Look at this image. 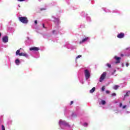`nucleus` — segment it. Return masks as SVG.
<instances>
[{"label":"nucleus","instance_id":"nucleus-1","mask_svg":"<svg viewBox=\"0 0 130 130\" xmlns=\"http://www.w3.org/2000/svg\"><path fill=\"white\" fill-rule=\"evenodd\" d=\"M58 124L60 127L61 128V129H64V128L68 127V126H70L69 124L67 123L66 121L62 120H59Z\"/></svg>","mask_w":130,"mask_h":130},{"label":"nucleus","instance_id":"nucleus-2","mask_svg":"<svg viewBox=\"0 0 130 130\" xmlns=\"http://www.w3.org/2000/svg\"><path fill=\"white\" fill-rule=\"evenodd\" d=\"M84 76H85V79L86 80V81L87 80H89V79H90V78L91 77V72H90V70H88V69H86L84 70Z\"/></svg>","mask_w":130,"mask_h":130},{"label":"nucleus","instance_id":"nucleus-3","mask_svg":"<svg viewBox=\"0 0 130 130\" xmlns=\"http://www.w3.org/2000/svg\"><path fill=\"white\" fill-rule=\"evenodd\" d=\"M19 20L23 24H28V18L26 17H20Z\"/></svg>","mask_w":130,"mask_h":130},{"label":"nucleus","instance_id":"nucleus-4","mask_svg":"<svg viewBox=\"0 0 130 130\" xmlns=\"http://www.w3.org/2000/svg\"><path fill=\"white\" fill-rule=\"evenodd\" d=\"M81 16L82 17H86L87 22H91L92 20L91 19V17L88 16V14H87L85 12H82L81 13Z\"/></svg>","mask_w":130,"mask_h":130},{"label":"nucleus","instance_id":"nucleus-5","mask_svg":"<svg viewBox=\"0 0 130 130\" xmlns=\"http://www.w3.org/2000/svg\"><path fill=\"white\" fill-rule=\"evenodd\" d=\"M102 10H103L104 12L105 13H112L113 14L114 13H119V11L117 10H113L112 11H110V10L106 8H103Z\"/></svg>","mask_w":130,"mask_h":130},{"label":"nucleus","instance_id":"nucleus-6","mask_svg":"<svg viewBox=\"0 0 130 130\" xmlns=\"http://www.w3.org/2000/svg\"><path fill=\"white\" fill-rule=\"evenodd\" d=\"M106 72H104L101 76V77L100 78V83H102L103 81H104V79H105V77H106L107 75Z\"/></svg>","mask_w":130,"mask_h":130},{"label":"nucleus","instance_id":"nucleus-7","mask_svg":"<svg viewBox=\"0 0 130 130\" xmlns=\"http://www.w3.org/2000/svg\"><path fill=\"white\" fill-rule=\"evenodd\" d=\"M22 50V48H20L19 49L17 50L15 53L16 56H22V54H23V52H21V50Z\"/></svg>","mask_w":130,"mask_h":130},{"label":"nucleus","instance_id":"nucleus-8","mask_svg":"<svg viewBox=\"0 0 130 130\" xmlns=\"http://www.w3.org/2000/svg\"><path fill=\"white\" fill-rule=\"evenodd\" d=\"M90 39L89 37H86L84 39H83L81 41H80L79 44H83V43H85L86 41H88Z\"/></svg>","mask_w":130,"mask_h":130},{"label":"nucleus","instance_id":"nucleus-9","mask_svg":"<svg viewBox=\"0 0 130 130\" xmlns=\"http://www.w3.org/2000/svg\"><path fill=\"white\" fill-rule=\"evenodd\" d=\"M114 59H115V60H116V62H115V63H120V59L121 58H120V57H117V56H115L114 57Z\"/></svg>","mask_w":130,"mask_h":130},{"label":"nucleus","instance_id":"nucleus-10","mask_svg":"<svg viewBox=\"0 0 130 130\" xmlns=\"http://www.w3.org/2000/svg\"><path fill=\"white\" fill-rule=\"evenodd\" d=\"M2 41L4 42V43H7V42H9V38L8 36H5L3 37Z\"/></svg>","mask_w":130,"mask_h":130},{"label":"nucleus","instance_id":"nucleus-11","mask_svg":"<svg viewBox=\"0 0 130 130\" xmlns=\"http://www.w3.org/2000/svg\"><path fill=\"white\" fill-rule=\"evenodd\" d=\"M117 37L118 38H119L120 39H121L122 38H124V33L123 32H120V34H118L117 36Z\"/></svg>","mask_w":130,"mask_h":130},{"label":"nucleus","instance_id":"nucleus-12","mask_svg":"<svg viewBox=\"0 0 130 130\" xmlns=\"http://www.w3.org/2000/svg\"><path fill=\"white\" fill-rule=\"evenodd\" d=\"M52 18H54V22H55L56 25H58L60 22H59V19L55 18L54 16H52Z\"/></svg>","mask_w":130,"mask_h":130},{"label":"nucleus","instance_id":"nucleus-13","mask_svg":"<svg viewBox=\"0 0 130 130\" xmlns=\"http://www.w3.org/2000/svg\"><path fill=\"white\" fill-rule=\"evenodd\" d=\"M29 50L30 51H38V50H39V48L36 47H31L30 48Z\"/></svg>","mask_w":130,"mask_h":130},{"label":"nucleus","instance_id":"nucleus-14","mask_svg":"<svg viewBox=\"0 0 130 130\" xmlns=\"http://www.w3.org/2000/svg\"><path fill=\"white\" fill-rule=\"evenodd\" d=\"M21 62V61L19 59H16L15 60V64L16 66H20V63Z\"/></svg>","mask_w":130,"mask_h":130},{"label":"nucleus","instance_id":"nucleus-15","mask_svg":"<svg viewBox=\"0 0 130 130\" xmlns=\"http://www.w3.org/2000/svg\"><path fill=\"white\" fill-rule=\"evenodd\" d=\"M106 104V101L104 100H102L101 102L99 103L100 105H105Z\"/></svg>","mask_w":130,"mask_h":130},{"label":"nucleus","instance_id":"nucleus-16","mask_svg":"<svg viewBox=\"0 0 130 130\" xmlns=\"http://www.w3.org/2000/svg\"><path fill=\"white\" fill-rule=\"evenodd\" d=\"M21 56H24V57H26V58H29V55L26 53H22Z\"/></svg>","mask_w":130,"mask_h":130},{"label":"nucleus","instance_id":"nucleus-17","mask_svg":"<svg viewBox=\"0 0 130 130\" xmlns=\"http://www.w3.org/2000/svg\"><path fill=\"white\" fill-rule=\"evenodd\" d=\"M65 47H67V48H68V49H71V44H69V43H67L66 45L64 46Z\"/></svg>","mask_w":130,"mask_h":130},{"label":"nucleus","instance_id":"nucleus-18","mask_svg":"<svg viewBox=\"0 0 130 130\" xmlns=\"http://www.w3.org/2000/svg\"><path fill=\"white\" fill-rule=\"evenodd\" d=\"M126 51L127 52H129V53L125 55H126L127 56H129V55H130V47L126 48Z\"/></svg>","mask_w":130,"mask_h":130},{"label":"nucleus","instance_id":"nucleus-19","mask_svg":"<svg viewBox=\"0 0 130 130\" xmlns=\"http://www.w3.org/2000/svg\"><path fill=\"white\" fill-rule=\"evenodd\" d=\"M129 93H130V91L127 92L126 94L124 95V98L123 99V100H125V97H127V96H129Z\"/></svg>","mask_w":130,"mask_h":130},{"label":"nucleus","instance_id":"nucleus-20","mask_svg":"<svg viewBox=\"0 0 130 130\" xmlns=\"http://www.w3.org/2000/svg\"><path fill=\"white\" fill-rule=\"evenodd\" d=\"M95 88L94 87H93L90 91H89V93H94V92H95Z\"/></svg>","mask_w":130,"mask_h":130},{"label":"nucleus","instance_id":"nucleus-21","mask_svg":"<svg viewBox=\"0 0 130 130\" xmlns=\"http://www.w3.org/2000/svg\"><path fill=\"white\" fill-rule=\"evenodd\" d=\"M118 88H119V85H115V86H113V89L114 90H117L118 89Z\"/></svg>","mask_w":130,"mask_h":130},{"label":"nucleus","instance_id":"nucleus-22","mask_svg":"<svg viewBox=\"0 0 130 130\" xmlns=\"http://www.w3.org/2000/svg\"><path fill=\"white\" fill-rule=\"evenodd\" d=\"M106 66L108 67V68H109V69H110V68H111V64H110V63H107L106 64Z\"/></svg>","mask_w":130,"mask_h":130},{"label":"nucleus","instance_id":"nucleus-23","mask_svg":"<svg viewBox=\"0 0 130 130\" xmlns=\"http://www.w3.org/2000/svg\"><path fill=\"white\" fill-rule=\"evenodd\" d=\"M81 56H82V55H78V56L76 57V60H77V59H78V58H81Z\"/></svg>","mask_w":130,"mask_h":130},{"label":"nucleus","instance_id":"nucleus-24","mask_svg":"<svg viewBox=\"0 0 130 130\" xmlns=\"http://www.w3.org/2000/svg\"><path fill=\"white\" fill-rule=\"evenodd\" d=\"M52 33H53V34H57V31H56V30H53L52 31Z\"/></svg>","mask_w":130,"mask_h":130},{"label":"nucleus","instance_id":"nucleus-25","mask_svg":"<svg viewBox=\"0 0 130 130\" xmlns=\"http://www.w3.org/2000/svg\"><path fill=\"white\" fill-rule=\"evenodd\" d=\"M80 82L81 83V84H84V80L80 79Z\"/></svg>","mask_w":130,"mask_h":130},{"label":"nucleus","instance_id":"nucleus-26","mask_svg":"<svg viewBox=\"0 0 130 130\" xmlns=\"http://www.w3.org/2000/svg\"><path fill=\"white\" fill-rule=\"evenodd\" d=\"M2 130H6V128H5V126L4 125H2Z\"/></svg>","mask_w":130,"mask_h":130},{"label":"nucleus","instance_id":"nucleus-27","mask_svg":"<svg viewBox=\"0 0 130 130\" xmlns=\"http://www.w3.org/2000/svg\"><path fill=\"white\" fill-rule=\"evenodd\" d=\"M75 116H77V115H76V113H73V114H72V117H75Z\"/></svg>","mask_w":130,"mask_h":130},{"label":"nucleus","instance_id":"nucleus-28","mask_svg":"<svg viewBox=\"0 0 130 130\" xmlns=\"http://www.w3.org/2000/svg\"><path fill=\"white\" fill-rule=\"evenodd\" d=\"M87 125H88V123H84L83 124V126L86 127V126H87Z\"/></svg>","mask_w":130,"mask_h":130},{"label":"nucleus","instance_id":"nucleus-29","mask_svg":"<svg viewBox=\"0 0 130 130\" xmlns=\"http://www.w3.org/2000/svg\"><path fill=\"white\" fill-rule=\"evenodd\" d=\"M105 90V86H103V87L102 88V91H104Z\"/></svg>","mask_w":130,"mask_h":130},{"label":"nucleus","instance_id":"nucleus-30","mask_svg":"<svg viewBox=\"0 0 130 130\" xmlns=\"http://www.w3.org/2000/svg\"><path fill=\"white\" fill-rule=\"evenodd\" d=\"M125 114H129L130 113V111H127L125 112Z\"/></svg>","mask_w":130,"mask_h":130},{"label":"nucleus","instance_id":"nucleus-31","mask_svg":"<svg viewBox=\"0 0 130 130\" xmlns=\"http://www.w3.org/2000/svg\"><path fill=\"white\" fill-rule=\"evenodd\" d=\"M112 96H116V93H113L112 94Z\"/></svg>","mask_w":130,"mask_h":130},{"label":"nucleus","instance_id":"nucleus-32","mask_svg":"<svg viewBox=\"0 0 130 130\" xmlns=\"http://www.w3.org/2000/svg\"><path fill=\"white\" fill-rule=\"evenodd\" d=\"M122 109H124L125 108H126V105H124V106H122Z\"/></svg>","mask_w":130,"mask_h":130},{"label":"nucleus","instance_id":"nucleus-33","mask_svg":"<svg viewBox=\"0 0 130 130\" xmlns=\"http://www.w3.org/2000/svg\"><path fill=\"white\" fill-rule=\"evenodd\" d=\"M119 107L120 108H121V107H122V103H120V105H119Z\"/></svg>","mask_w":130,"mask_h":130},{"label":"nucleus","instance_id":"nucleus-34","mask_svg":"<svg viewBox=\"0 0 130 130\" xmlns=\"http://www.w3.org/2000/svg\"><path fill=\"white\" fill-rule=\"evenodd\" d=\"M18 2H25V0H17Z\"/></svg>","mask_w":130,"mask_h":130},{"label":"nucleus","instance_id":"nucleus-35","mask_svg":"<svg viewBox=\"0 0 130 130\" xmlns=\"http://www.w3.org/2000/svg\"><path fill=\"white\" fill-rule=\"evenodd\" d=\"M128 66H129V64H128V63H126V67L127 68L128 67Z\"/></svg>","mask_w":130,"mask_h":130},{"label":"nucleus","instance_id":"nucleus-36","mask_svg":"<svg viewBox=\"0 0 130 130\" xmlns=\"http://www.w3.org/2000/svg\"><path fill=\"white\" fill-rule=\"evenodd\" d=\"M106 93L107 94H109V90H106Z\"/></svg>","mask_w":130,"mask_h":130},{"label":"nucleus","instance_id":"nucleus-37","mask_svg":"<svg viewBox=\"0 0 130 130\" xmlns=\"http://www.w3.org/2000/svg\"><path fill=\"white\" fill-rule=\"evenodd\" d=\"M35 24H36V25H37V20H35Z\"/></svg>","mask_w":130,"mask_h":130},{"label":"nucleus","instance_id":"nucleus-38","mask_svg":"<svg viewBox=\"0 0 130 130\" xmlns=\"http://www.w3.org/2000/svg\"><path fill=\"white\" fill-rule=\"evenodd\" d=\"M74 104V102L73 101H71V105H72V104Z\"/></svg>","mask_w":130,"mask_h":130},{"label":"nucleus","instance_id":"nucleus-39","mask_svg":"<svg viewBox=\"0 0 130 130\" xmlns=\"http://www.w3.org/2000/svg\"><path fill=\"white\" fill-rule=\"evenodd\" d=\"M43 27L45 28V26H44V24H43Z\"/></svg>","mask_w":130,"mask_h":130},{"label":"nucleus","instance_id":"nucleus-40","mask_svg":"<svg viewBox=\"0 0 130 130\" xmlns=\"http://www.w3.org/2000/svg\"><path fill=\"white\" fill-rule=\"evenodd\" d=\"M122 68H123V67H124V64H123V63H122Z\"/></svg>","mask_w":130,"mask_h":130},{"label":"nucleus","instance_id":"nucleus-41","mask_svg":"<svg viewBox=\"0 0 130 130\" xmlns=\"http://www.w3.org/2000/svg\"><path fill=\"white\" fill-rule=\"evenodd\" d=\"M66 2L69 4V0H66Z\"/></svg>","mask_w":130,"mask_h":130},{"label":"nucleus","instance_id":"nucleus-42","mask_svg":"<svg viewBox=\"0 0 130 130\" xmlns=\"http://www.w3.org/2000/svg\"><path fill=\"white\" fill-rule=\"evenodd\" d=\"M123 55H123V54H121V56H123Z\"/></svg>","mask_w":130,"mask_h":130},{"label":"nucleus","instance_id":"nucleus-43","mask_svg":"<svg viewBox=\"0 0 130 130\" xmlns=\"http://www.w3.org/2000/svg\"><path fill=\"white\" fill-rule=\"evenodd\" d=\"M1 36H2V34L0 32V38H1Z\"/></svg>","mask_w":130,"mask_h":130},{"label":"nucleus","instance_id":"nucleus-44","mask_svg":"<svg viewBox=\"0 0 130 130\" xmlns=\"http://www.w3.org/2000/svg\"><path fill=\"white\" fill-rule=\"evenodd\" d=\"M115 104L117 103V102H116H116H115Z\"/></svg>","mask_w":130,"mask_h":130},{"label":"nucleus","instance_id":"nucleus-45","mask_svg":"<svg viewBox=\"0 0 130 130\" xmlns=\"http://www.w3.org/2000/svg\"><path fill=\"white\" fill-rule=\"evenodd\" d=\"M18 7H19V8H20V5H18Z\"/></svg>","mask_w":130,"mask_h":130},{"label":"nucleus","instance_id":"nucleus-46","mask_svg":"<svg viewBox=\"0 0 130 130\" xmlns=\"http://www.w3.org/2000/svg\"><path fill=\"white\" fill-rule=\"evenodd\" d=\"M27 39H28V40H29V39H30L29 38H27Z\"/></svg>","mask_w":130,"mask_h":130},{"label":"nucleus","instance_id":"nucleus-47","mask_svg":"<svg viewBox=\"0 0 130 130\" xmlns=\"http://www.w3.org/2000/svg\"><path fill=\"white\" fill-rule=\"evenodd\" d=\"M39 2H41V0H39Z\"/></svg>","mask_w":130,"mask_h":130},{"label":"nucleus","instance_id":"nucleus-48","mask_svg":"<svg viewBox=\"0 0 130 130\" xmlns=\"http://www.w3.org/2000/svg\"><path fill=\"white\" fill-rule=\"evenodd\" d=\"M114 73H115V71H114Z\"/></svg>","mask_w":130,"mask_h":130},{"label":"nucleus","instance_id":"nucleus-49","mask_svg":"<svg viewBox=\"0 0 130 130\" xmlns=\"http://www.w3.org/2000/svg\"><path fill=\"white\" fill-rule=\"evenodd\" d=\"M112 75H113V73H112Z\"/></svg>","mask_w":130,"mask_h":130}]
</instances>
